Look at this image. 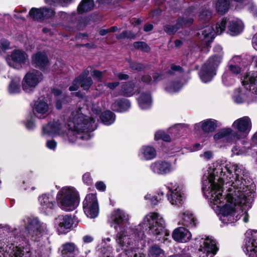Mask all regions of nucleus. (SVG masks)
<instances>
[{
    "label": "nucleus",
    "instance_id": "f257e3e1",
    "mask_svg": "<svg viewBox=\"0 0 257 257\" xmlns=\"http://www.w3.org/2000/svg\"><path fill=\"white\" fill-rule=\"evenodd\" d=\"M234 169L237 176L236 180L233 183L234 189H238L237 192L240 194V189L242 188L245 194L243 196L244 198L242 200L236 201V197H239V195L236 193L235 190H229L228 196L226 195L222 196L221 190L219 187L218 189L214 188L215 184L212 182L211 178L209 180H205L204 182L203 192L206 198H207L211 207L216 212L220 214V219L225 223L228 224L235 222L242 217L244 222L248 221V215L246 211V209L250 207L251 198L249 197L250 192L244 187V182L240 180L239 173L242 172L241 169L237 168L236 166L229 165L226 167V170H230Z\"/></svg>",
    "mask_w": 257,
    "mask_h": 257
},
{
    "label": "nucleus",
    "instance_id": "f03ea898",
    "mask_svg": "<svg viewBox=\"0 0 257 257\" xmlns=\"http://www.w3.org/2000/svg\"><path fill=\"white\" fill-rule=\"evenodd\" d=\"M95 119L84 115L81 109L73 111L67 121L68 132H66V127L63 118L49 122L42 128V136L44 137L61 136L70 142L76 139L87 140L91 138L89 132L96 128Z\"/></svg>",
    "mask_w": 257,
    "mask_h": 257
},
{
    "label": "nucleus",
    "instance_id": "7ed1b4c3",
    "mask_svg": "<svg viewBox=\"0 0 257 257\" xmlns=\"http://www.w3.org/2000/svg\"><path fill=\"white\" fill-rule=\"evenodd\" d=\"M229 165L236 166L237 168L241 170L242 172L239 173V179L244 182V187L246 188L248 191L250 192L249 197L252 200L251 192L248 189V186L246 185V181L244 179L245 170L241 166H238L237 164H232L230 163L228 164H220L217 162L214 163L208 170V175L204 177L203 181V187H204V182L205 180H209L211 178L213 180L212 182L214 183L215 190L218 189V188H220L222 196H225L226 198V195H228L229 190L232 189V191L236 190V193L239 195V197H236V201L242 200L244 198V195L245 194L243 191L242 188L240 189V194L237 192L238 189H234L233 186L234 182L235 181L237 178V176L234 169H231L228 170H226V167ZM228 196L229 195H227Z\"/></svg>",
    "mask_w": 257,
    "mask_h": 257
},
{
    "label": "nucleus",
    "instance_id": "20e7f679",
    "mask_svg": "<svg viewBox=\"0 0 257 257\" xmlns=\"http://www.w3.org/2000/svg\"><path fill=\"white\" fill-rule=\"evenodd\" d=\"M15 231L6 227L0 230V257H31L30 247L17 245L12 242H17Z\"/></svg>",
    "mask_w": 257,
    "mask_h": 257
},
{
    "label": "nucleus",
    "instance_id": "39448f33",
    "mask_svg": "<svg viewBox=\"0 0 257 257\" xmlns=\"http://www.w3.org/2000/svg\"><path fill=\"white\" fill-rule=\"evenodd\" d=\"M232 126L240 134H232V130L231 128H224L214 135V140L215 141H222L232 143L240 138L246 137L251 129V120L249 117L243 116L235 120L233 122Z\"/></svg>",
    "mask_w": 257,
    "mask_h": 257
},
{
    "label": "nucleus",
    "instance_id": "423d86ee",
    "mask_svg": "<svg viewBox=\"0 0 257 257\" xmlns=\"http://www.w3.org/2000/svg\"><path fill=\"white\" fill-rule=\"evenodd\" d=\"M143 229L148 231L150 234L156 236L158 240L167 241L170 232L165 228V221L163 216L157 212H150L147 214L140 223Z\"/></svg>",
    "mask_w": 257,
    "mask_h": 257
},
{
    "label": "nucleus",
    "instance_id": "0eeeda50",
    "mask_svg": "<svg viewBox=\"0 0 257 257\" xmlns=\"http://www.w3.org/2000/svg\"><path fill=\"white\" fill-rule=\"evenodd\" d=\"M115 241L116 251H122L118 257H145L144 254L137 253L131 249L135 241L134 231L132 229L123 228L119 231L116 234Z\"/></svg>",
    "mask_w": 257,
    "mask_h": 257
},
{
    "label": "nucleus",
    "instance_id": "6e6552de",
    "mask_svg": "<svg viewBox=\"0 0 257 257\" xmlns=\"http://www.w3.org/2000/svg\"><path fill=\"white\" fill-rule=\"evenodd\" d=\"M56 200L59 207L65 211H72L79 202L78 192L72 186L62 187L57 193Z\"/></svg>",
    "mask_w": 257,
    "mask_h": 257
},
{
    "label": "nucleus",
    "instance_id": "1a4fd4ad",
    "mask_svg": "<svg viewBox=\"0 0 257 257\" xmlns=\"http://www.w3.org/2000/svg\"><path fill=\"white\" fill-rule=\"evenodd\" d=\"M226 24V19H223L220 23H217L215 31L211 26L205 27L198 33L199 35H200V39L208 47L214 39L215 34H221L224 31Z\"/></svg>",
    "mask_w": 257,
    "mask_h": 257
},
{
    "label": "nucleus",
    "instance_id": "9d476101",
    "mask_svg": "<svg viewBox=\"0 0 257 257\" xmlns=\"http://www.w3.org/2000/svg\"><path fill=\"white\" fill-rule=\"evenodd\" d=\"M196 244L199 242L198 252L201 257H213L218 250L216 241L211 237L196 238Z\"/></svg>",
    "mask_w": 257,
    "mask_h": 257
},
{
    "label": "nucleus",
    "instance_id": "9b49d317",
    "mask_svg": "<svg viewBox=\"0 0 257 257\" xmlns=\"http://www.w3.org/2000/svg\"><path fill=\"white\" fill-rule=\"evenodd\" d=\"M43 79L42 74L37 70H31L25 75L22 82L23 90L27 93L33 92Z\"/></svg>",
    "mask_w": 257,
    "mask_h": 257
},
{
    "label": "nucleus",
    "instance_id": "f8f14e48",
    "mask_svg": "<svg viewBox=\"0 0 257 257\" xmlns=\"http://www.w3.org/2000/svg\"><path fill=\"white\" fill-rule=\"evenodd\" d=\"M245 236L243 251L247 257H257V230L247 231Z\"/></svg>",
    "mask_w": 257,
    "mask_h": 257
},
{
    "label": "nucleus",
    "instance_id": "ddd939ff",
    "mask_svg": "<svg viewBox=\"0 0 257 257\" xmlns=\"http://www.w3.org/2000/svg\"><path fill=\"white\" fill-rule=\"evenodd\" d=\"M213 60V58H209L200 72V77L203 82L210 81L216 74V69L221 63V57L219 56L214 62Z\"/></svg>",
    "mask_w": 257,
    "mask_h": 257
},
{
    "label": "nucleus",
    "instance_id": "4468645a",
    "mask_svg": "<svg viewBox=\"0 0 257 257\" xmlns=\"http://www.w3.org/2000/svg\"><path fill=\"white\" fill-rule=\"evenodd\" d=\"M22 222L28 233L32 236H39L46 230L45 224L41 223L38 219L34 217H26Z\"/></svg>",
    "mask_w": 257,
    "mask_h": 257
},
{
    "label": "nucleus",
    "instance_id": "2eb2a0df",
    "mask_svg": "<svg viewBox=\"0 0 257 257\" xmlns=\"http://www.w3.org/2000/svg\"><path fill=\"white\" fill-rule=\"evenodd\" d=\"M83 210L86 215L90 218H94L99 213V207L96 195L89 194L86 195L83 202Z\"/></svg>",
    "mask_w": 257,
    "mask_h": 257
},
{
    "label": "nucleus",
    "instance_id": "dca6fc26",
    "mask_svg": "<svg viewBox=\"0 0 257 257\" xmlns=\"http://www.w3.org/2000/svg\"><path fill=\"white\" fill-rule=\"evenodd\" d=\"M28 61V56L25 52L21 50H15L8 56L7 61L8 65L15 69H20Z\"/></svg>",
    "mask_w": 257,
    "mask_h": 257
},
{
    "label": "nucleus",
    "instance_id": "f3484780",
    "mask_svg": "<svg viewBox=\"0 0 257 257\" xmlns=\"http://www.w3.org/2000/svg\"><path fill=\"white\" fill-rule=\"evenodd\" d=\"M54 223L59 234H66L70 231L73 220L70 216L60 215L55 218Z\"/></svg>",
    "mask_w": 257,
    "mask_h": 257
},
{
    "label": "nucleus",
    "instance_id": "a211bd4d",
    "mask_svg": "<svg viewBox=\"0 0 257 257\" xmlns=\"http://www.w3.org/2000/svg\"><path fill=\"white\" fill-rule=\"evenodd\" d=\"M39 210L43 213L48 214L51 212L56 206L55 199L52 195L44 194L39 197Z\"/></svg>",
    "mask_w": 257,
    "mask_h": 257
},
{
    "label": "nucleus",
    "instance_id": "6ab92c4d",
    "mask_svg": "<svg viewBox=\"0 0 257 257\" xmlns=\"http://www.w3.org/2000/svg\"><path fill=\"white\" fill-rule=\"evenodd\" d=\"M168 200L173 205L182 204L184 200V191L181 186H175L169 189L168 193Z\"/></svg>",
    "mask_w": 257,
    "mask_h": 257
},
{
    "label": "nucleus",
    "instance_id": "aec40b11",
    "mask_svg": "<svg viewBox=\"0 0 257 257\" xmlns=\"http://www.w3.org/2000/svg\"><path fill=\"white\" fill-rule=\"evenodd\" d=\"M151 170L155 174L164 175L174 170L171 163L162 160L156 161L150 165Z\"/></svg>",
    "mask_w": 257,
    "mask_h": 257
},
{
    "label": "nucleus",
    "instance_id": "412c9836",
    "mask_svg": "<svg viewBox=\"0 0 257 257\" xmlns=\"http://www.w3.org/2000/svg\"><path fill=\"white\" fill-rule=\"evenodd\" d=\"M193 22V17L191 16L187 17L184 16L182 19H178L177 24L175 25H167L164 26V31L169 35L174 34L177 31L183 26H189L192 24Z\"/></svg>",
    "mask_w": 257,
    "mask_h": 257
},
{
    "label": "nucleus",
    "instance_id": "4be33fe9",
    "mask_svg": "<svg viewBox=\"0 0 257 257\" xmlns=\"http://www.w3.org/2000/svg\"><path fill=\"white\" fill-rule=\"evenodd\" d=\"M244 79L242 81L243 86L235 89L232 94V98L234 101L237 103H241L243 102L247 97L249 92L247 89H249V82H244Z\"/></svg>",
    "mask_w": 257,
    "mask_h": 257
},
{
    "label": "nucleus",
    "instance_id": "5701e85b",
    "mask_svg": "<svg viewBox=\"0 0 257 257\" xmlns=\"http://www.w3.org/2000/svg\"><path fill=\"white\" fill-rule=\"evenodd\" d=\"M172 237L177 241L187 242L191 239L192 234L188 229L184 227H180L174 230Z\"/></svg>",
    "mask_w": 257,
    "mask_h": 257
},
{
    "label": "nucleus",
    "instance_id": "b1692460",
    "mask_svg": "<svg viewBox=\"0 0 257 257\" xmlns=\"http://www.w3.org/2000/svg\"><path fill=\"white\" fill-rule=\"evenodd\" d=\"M110 219L112 221L111 226L114 225V229L117 230L118 225L128 220V216L122 210L117 209L112 212Z\"/></svg>",
    "mask_w": 257,
    "mask_h": 257
},
{
    "label": "nucleus",
    "instance_id": "393cba45",
    "mask_svg": "<svg viewBox=\"0 0 257 257\" xmlns=\"http://www.w3.org/2000/svg\"><path fill=\"white\" fill-rule=\"evenodd\" d=\"M49 107L47 102L44 99H39L35 104L34 112L37 117L43 118L48 112Z\"/></svg>",
    "mask_w": 257,
    "mask_h": 257
},
{
    "label": "nucleus",
    "instance_id": "a878e982",
    "mask_svg": "<svg viewBox=\"0 0 257 257\" xmlns=\"http://www.w3.org/2000/svg\"><path fill=\"white\" fill-rule=\"evenodd\" d=\"M79 252V249L73 242H67L62 245V257H75Z\"/></svg>",
    "mask_w": 257,
    "mask_h": 257
},
{
    "label": "nucleus",
    "instance_id": "bb28decb",
    "mask_svg": "<svg viewBox=\"0 0 257 257\" xmlns=\"http://www.w3.org/2000/svg\"><path fill=\"white\" fill-rule=\"evenodd\" d=\"M92 80L91 77L80 78L78 77L73 81L72 86L69 87L70 91H75L80 86L84 90H88L92 84Z\"/></svg>",
    "mask_w": 257,
    "mask_h": 257
},
{
    "label": "nucleus",
    "instance_id": "cd10ccee",
    "mask_svg": "<svg viewBox=\"0 0 257 257\" xmlns=\"http://www.w3.org/2000/svg\"><path fill=\"white\" fill-rule=\"evenodd\" d=\"M216 127V121L211 119L204 120L199 123H196L194 125L196 130H198L201 127L205 133L212 132Z\"/></svg>",
    "mask_w": 257,
    "mask_h": 257
},
{
    "label": "nucleus",
    "instance_id": "c85d7f7f",
    "mask_svg": "<svg viewBox=\"0 0 257 257\" xmlns=\"http://www.w3.org/2000/svg\"><path fill=\"white\" fill-rule=\"evenodd\" d=\"M32 63L36 67L42 69L48 65L49 61L44 53L38 52L32 56Z\"/></svg>",
    "mask_w": 257,
    "mask_h": 257
},
{
    "label": "nucleus",
    "instance_id": "c756f323",
    "mask_svg": "<svg viewBox=\"0 0 257 257\" xmlns=\"http://www.w3.org/2000/svg\"><path fill=\"white\" fill-rule=\"evenodd\" d=\"M156 155V151L153 147L144 146L140 149L139 156L142 160H150L155 158Z\"/></svg>",
    "mask_w": 257,
    "mask_h": 257
},
{
    "label": "nucleus",
    "instance_id": "7c9ffc66",
    "mask_svg": "<svg viewBox=\"0 0 257 257\" xmlns=\"http://www.w3.org/2000/svg\"><path fill=\"white\" fill-rule=\"evenodd\" d=\"M196 220L193 214L186 211L180 215L179 224L184 226L192 227L196 225Z\"/></svg>",
    "mask_w": 257,
    "mask_h": 257
},
{
    "label": "nucleus",
    "instance_id": "2f4dec72",
    "mask_svg": "<svg viewBox=\"0 0 257 257\" xmlns=\"http://www.w3.org/2000/svg\"><path fill=\"white\" fill-rule=\"evenodd\" d=\"M228 33L231 36H236L240 34L243 29V24L238 19H233L229 21L228 26Z\"/></svg>",
    "mask_w": 257,
    "mask_h": 257
},
{
    "label": "nucleus",
    "instance_id": "473e14b6",
    "mask_svg": "<svg viewBox=\"0 0 257 257\" xmlns=\"http://www.w3.org/2000/svg\"><path fill=\"white\" fill-rule=\"evenodd\" d=\"M130 102L127 99H122L116 100L111 106L114 111L123 112L127 110L130 107Z\"/></svg>",
    "mask_w": 257,
    "mask_h": 257
},
{
    "label": "nucleus",
    "instance_id": "72a5a7b5",
    "mask_svg": "<svg viewBox=\"0 0 257 257\" xmlns=\"http://www.w3.org/2000/svg\"><path fill=\"white\" fill-rule=\"evenodd\" d=\"M9 92L10 93H17L21 91V78L19 76L13 77L9 86Z\"/></svg>",
    "mask_w": 257,
    "mask_h": 257
},
{
    "label": "nucleus",
    "instance_id": "f704fd0d",
    "mask_svg": "<svg viewBox=\"0 0 257 257\" xmlns=\"http://www.w3.org/2000/svg\"><path fill=\"white\" fill-rule=\"evenodd\" d=\"M94 3L93 0H82L77 8L79 13L82 14L92 10Z\"/></svg>",
    "mask_w": 257,
    "mask_h": 257
},
{
    "label": "nucleus",
    "instance_id": "c9c22d12",
    "mask_svg": "<svg viewBox=\"0 0 257 257\" xmlns=\"http://www.w3.org/2000/svg\"><path fill=\"white\" fill-rule=\"evenodd\" d=\"M149 257H166L165 251L157 244L151 246L148 249Z\"/></svg>",
    "mask_w": 257,
    "mask_h": 257
},
{
    "label": "nucleus",
    "instance_id": "e433bc0d",
    "mask_svg": "<svg viewBox=\"0 0 257 257\" xmlns=\"http://www.w3.org/2000/svg\"><path fill=\"white\" fill-rule=\"evenodd\" d=\"M140 107L142 109L150 108L152 104L151 97L149 94H143L141 95L138 99Z\"/></svg>",
    "mask_w": 257,
    "mask_h": 257
},
{
    "label": "nucleus",
    "instance_id": "4c0bfd02",
    "mask_svg": "<svg viewBox=\"0 0 257 257\" xmlns=\"http://www.w3.org/2000/svg\"><path fill=\"white\" fill-rule=\"evenodd\" d=\"M249 82V90L257 94V72L244 77V82Z\"/></svg>",
    "mask_w": 257,
    "mask_h": 257
},
{
    "label": "nucleus",
    "instance_id": "58836bf2",
    "mask_svg": "<svg viewBox=\"0 0 257 257\" xmlns=\"http://www.w3.org/2000/svg\"><path fill=\"white\" fill-rule=\"evenodd\" d=\"M240 58L238 56H235L230 61L229 64V71L234 74H237L240 73L241 68L238 63L240 62Z\"/></svg>",
    "mask_w": 257,
    "mask_h": 257
},
{
    "label": "nucleus",
    "instance_id": "ea45409f",
    "mask_svg": "<svg viewBox=\"0 0 257 257\" xmlns=\"http://www.w3.org/2000/svg\"><path fill=\"white\" fill-rule=\"evenodd\" d=\"M134 83L128 82L123 84L121 86V94L124 96L130 97L135 93Z\"/></svg>",
    "mask_w": 257,
    "mask_h": 257
},
{
    "label": "nucleus",
    "instance_id": "a19ab883",
    "mask_svg": "<svg viewBox=\"0 0 257 257\" xmlns=\"http://www.w3.org/2000/svg\"><path fill=\"white\" fill-rule=\"evenodd\" d=\"M100 118L103 123L106 125H110L115 120L113 113L110 111H106L101 114Z\"/></svg>",
    "mask_w": 257,
    "mask_h": 257
},
{
    "label": "nucleus",
    "instance_id": "79ce46f5",
    "mask_svg": "<svg viewBox=\"0 0 257 257\" xmlns=\"http://www.w3.org/2000/svg\"><path fill=\"white\" fill-rule=\"evenodd\" d=\"M229 6L228 0H219L216 4V10L220 14H224L228 10Z\"/></svg>",
    "mask_w": 257,
    "mask_h": 257
},
{
    "label": "nucleus",
    "instance_id": "37998d69",
    "mask_svg": "<svg viewBox=\"0 0 257 257\" xmlns=\"http://www.w3.org/2000/svg\"><path fill=\"white\" fill-rule=\"evenodd\" d=\"M29 17L35 20H39L43 19V10L42 8L37 9L33 8L31 9L29 13Z\"/></svg>",
    "mask_w": 257,
    "mask_h": 257
},
{
    "label": "nucleus",
    "instance_id": "c03bdc74",
    "mask_svg": "<svg viewBox=\"0 0 257 257\" xmlns=\"http://www.w3.org/2000/svg\"><path fill=\"white\" fill-rule=\"evenodd\" d=\"M98 251L99 257H113L112 247L109 246H103Z\"/></svg>",
    "mask_w": 257,
    "mask_h": 257
},
{
    "label": "nucleus",
    "instance_id": "a18cd8bd",
    "mask_svg": "<svg viewBox=\"0 0 257 257\" xmlns=\"http://www.w3.org/2000/svg\"><path fill=\"white\" fill-rule=\"evenodd\" d=\"M155 139L156 140H162L166 142H169L171 141V137L169 135L166 134L165 132L158 131L155 135Z\"/></svg>",
    "mask_w": 257,
    "mask_h": 257
},
{
    "label": "nucleus",
    "instance_id": "49530a36",
    "mask_svg": "<svg viewBox=\"0 0 257 257\" xmlns=\"http://www.w3.org/2000/svg\"><path fill=\"white\" fill-rule=\"evenodd\" d=\"M223 84L226 86L232 85L234 82V79L229 72L225 73L222 77Z\"/></svg>",
    "mask_w": 257,
    "mask_h": 257
},
{
    "label": "nucleus",
    "instance_id": "de8ad7c7",
    "mask_svg": "<svg viewBox=\"0 0 257 257\" xmlns=\"http://www.w3.org/2000/svg\"><path fill=\"white\" fill-rule=\"evenodd\" d=\"M36 257H49L50 249L45 247H41L36 250Z\"/></svg>",
    "mask_w": 257,
    "mask_h": 257
},
{
    "label": "nucleus",
    "instance_id": "09e8293b",
    "mask_svg": "<svg viewBox=\"0 0 257 257\" xmlns=\"http://www.w3.org/2000/svg\"><path fill=\"white\" fill-rule=\"evenodd\" d=\"M199 20L202 22L209 21L211 17V12L208 10H203L200 13Z\"/></svg>",
    "mask_w": 257,
    "mask_h": 257
},
{
    "label": "nucleus",
    "instance_id": "8fccbe9b",
    "mask_svg": "<svg viewBox=\"0 0 257 257\" xmlns=\"http://www.w3.org/2000/svg\"><path fill=\"white\" fill-rule=\"evenodd\" d=\"M134 46L136 49H140L145 52H148L150 48L148 45L143 42H137L134 43Z\"/></svg>",
    "mask_w": 257,
    "mask_h": 257
},
{
    "label": "nucleus",
    "instance_id": "3c124183",
    "mask_svg": "<svg viewBox=\"0 0 257 257\" xmlns=\"http://www.w3.org/2000/svg\"><path fill=\"white\" fill-rule=\"evenodd\" d=\"M135 35L131 31H124L116 36L118 39H123L125 38L132 39L135 38Z\"/></svg>",
    "mask_w": 257,
    "mask_h": 257
},
{
    "label": "nucleus",
    "instance_id": "603ef678",
    "mask_svg": "<svg viewBox=\"0 0 257 257\" xmlns=\"http://www.w3.org/2000/svg\"><path fill=\"white\" fill-rule=\"evenodd\" d=\"M214 51L217 54L214 55H213V56H211L209 58H213L214 59L213 62H214L216 60L217 58L219 56H220L221 57V60H222V58L223 53L222 52V47H221V46H220L219 45H217L215 46V47L214 48Z\"/></svg>",
    "mask_w": 257,
    "mask_h": 257
},
{
    "label": "nucleus",
    "instance_id": "864d4df0",
    "mask_svg": "<svg viewBox=\"0 0 257 257\" xmlns=\"http://www.w3.org/2000/svg\"><path fill=\"white\" fill-rule=\"evenodd\" d=\"M145 199L148 200L152 205H155L159 202L157 197L152 195L151 194L148 193L145 197Z\"/></svg>",
    "mask_w": 257,
    "mask_h": 257
},
{
    "label": "nucleus",
    "instance_id": "5fc2aeb1",
    "mask_svg": "<svg viewBox=\"0 0 257 257\" xmlns=\"http://www.w3.org/2000/svg\"><path fill=\"white\" fill-rule=\"evenodd\" d=\"M43 18H50L54 16V11L52 9L43 8Z\"/></svg>",
    "mask_w": 257,
    "mask_h": 257
},
{
    "label": "nucleus",
    "instance_id": "6e6d98bb",
    "mask_svg": "<svg viewBox=\"0 0 257 257\" xmlns=\"http://www.w3.org/2000/svg\"><path fill=\"white\" fill-rule=\"evenodd\" d=\"M181 87V86L178 82L174 83L168 87L167 90L171 93L176 92L178 91Z\"/></svg>",
    "mask_w": 257,
    "mask_h": 257
},
{
    "label": "nucleus",
    "instance_id": "4d7b16f0",
    "mask_svg": "<svg viewBox=\"0 0 257 257\" xmlns=\"http://www.w3.org/2000/svg\"><path fill=\"white\" fill-rule=\"evenodd\" d=\"M90 74L93 77L95 78L97 80L100 81L101 78L103 76V72L97 70H93L91 71Z\"/></svg>",
    "mask_w": 257,
    "mask_h": 257
},
{
    "label": "nucleus",
    "instance_id": "13d9d810",
    "mask_svg": "<svg viewBox=\"0 0 257 257\" xmlns=\"http://www.w3.org/2000/svg\"><path fill=\"white\" fill-rule=\"evenodd\" d=\"M57 145V142L53 140H48L47 141L46 143L47 147L48 149L52 150H54L56 149Z\"/></svg>",
    "mask_w": 257,
    "mask_h": 257
},
{
    "label": "nucleus",
    "instance_id": "bf43d9fd",
    "mask_svg": "<svg viewBox=\"0 0 257 257\" xmlns=\"http://www.w3.org/2000/svg\"><path fill=\"white\" fill-rule=\"evenodd\" d=\"M72 0H45L47 4H51L52 3L59 2L65 6L70 3Z\"/></svg>",
    "mask_w": 257,
    "mask_h": 257
},
{
    "label": "nucleus",
    "instance_id": "052dcab7",
    "mask_svg": "<svg viewBox=\"0 0 257 257\" xmlns=\"http://www.w3.org/2000/svg\"><path fill=\"white\" fill-rule=\"evenodd\" d=\"M93 237L90 235H85L82 238V241L84 243H89L93 241Z\"/></svg>",
    "mask_w": 257,
    "mask_h": 257
},
{
    "label": "nucleus",
    "instance_id": "680f3d73",
    "mask_svg": "<svg viewBox=\"0 0 257 257\" xmlns=\"http://www.w3.org/2000/svg\"><path fill=\"white\" fill-rule=\"evenodd\" d=\"M119 84V83L118 82H114L111 83L106 82L104 83V86L107 88H109L110 89L113 90L117 86H118Z\"/></svg>",
    "mask_w": 257,
    "mask_h": 257
},
{
    "label": "nucleus",
    "instance_id": "e2e57ef3",
    "mask_svg": "<svg viewBox=\"0 0 257 257\" xmlns=\"http://www.w3.org/2000/svg\"><path fill=\"white\" fill-rule=\"evenodd\" d=\"M0 46L2 49L6 50L9 48L10 43L8 40L3 39L0 41Z\"/></svg>",
    "mask_w": 257,
    "mask_h": 257
},
{
    "label": "nucleus",
    "instance_id": "0e129e2a",
    "mask_svg": "<svg viewBox=\"0 0 257 257\" xmlns=\"http://www.w3.org/2000/svg\"><path fill=\"white\" fill-rule=\"evenodd\" d=\"M95 187L96 188L100 190L103 191L105 190L106 186L104 184V183L102 182H97L95 184Z\"/></svg>",
    "mask_w": 257,
    "mask_h": 257
},
{
    "label": "nucleus",
    "instance_id": "69168bd1",
    "mask_svg": "<svg viewBox=\"0 0 257 257\" xmlns=\"http://www.w3.org/2000/svg\"><path fill=\"white\" fill-rule=\"evenodd\" d=\"M58 16L59 17L60 19L61 20L64 21H68L70 17L67 14H66L65 12H63L59 13Z\"/></svg>",
    "mask_w": 257,
    "mask_h": 257
},
{
    "label": "nucleus",
    "instance_id": "338daca9",
    "mask_svg": "<svg viewBox=\"0 0 257 257\" xmlns=\"http://www.w3.org/2000/svg\"><path fill=\"white\" fill-rule=\"evenodd\" d=\"M115 75L120 80H126L128 79V75L123 73L115 74Z\"/></svg>",
    "mask_w": 257,
    "mask_h": 257
},
{
    "label": "nucleus",
    "instance_id": "774afa93",
    "mask_svg": "<svg viewBox=\"0 0 257 257\" xmlns=\"http://www.w3.org/2000/svg\"><path fill=\"white\" fill-rule=\"evenodd\" d=\"M83 182L86 184H89L91 182V177L89 173H85L83 176Z\"/></svg>",
    "mask_w": 257,
    "mask_h": 257
}]
</instances>
